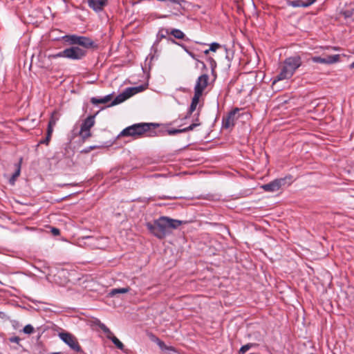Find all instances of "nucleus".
Returning <instances> with one entry per match:
<instances>
[{
  "instance_id": "36",
  "label": "nucleus",
  "mask_w": 354,
  "mask_h": 354,
  "mask_svg": "<svg viewBox=\"0 0 354 354\" xmlns=\"http://www.w3.org/2000/svg\"><path fill=\"white\" fill-rule=\"evenodd\" d=\"M209 51H211V50H209V49L205 50L204 51L205 55H208V54H209Z\"/></svg>"
},
{
  "instance_id": "14",
  "label": "nucleus",
  "mask_w": 354,
  "mask_h": 354,
  "mask_svg": "<svg viewBox=\"0 0 354 354\" xmlns=\"http://www.w3.org/2000/svg\"><path fill=\"white\" fill-rule=\"evenodd\" d=\"M317 0H294L288 1V5L292 7H308Z\"/></svg>"
},
{
  "instance_id": "18",
  "label": "nucleus",
  "mask_w": 354,
  "mask_h": 354,
  "mask_svg": "<svg viewBox=\"0 0 354 354\" xmlns=\"http://www.w3.org/2000/svg\"><path fill=\"white\" fill-rule=\"evenodd\" d=\"M112 99V95H107L104 97L102 98H96V97H92L91 99V102L93 104H106L111 101Z\"/></svg>"
},
{
  "instance_id": "33",
  "label": "nucleus",
  "mask_w": 354,
  "mask_h": 354,
  "mask_svg": "<svg viewBox=\"0 0 354 354\" xmlns=\"http://www.w3.org/2000/svg\"><path fill=\"white\" fill-rule=\"evenodd\" d=\"M149 337H150L151 341L156 342V344H158V341L160 340L158 337H157L156 335H154L151 333L150 334Z\"/></svg>"
},
{
  "instance_id": "9",
  "label": "nucleus",
  "mask_w": 354,
  "mask_h": 354,
  "mask_svg": "<svg viewBox=\"0 0 354 354\" xmlns=\"http://www.w3.org/2000/svg\"><path fill=\"white\" fill-rule=\"evenodd\" d=\"M209 84V76L207 74L200 75L196 80L194 86V94L202 96L204 91Z\"/></svg>"
},
{
  "instance_id": "35",
  "label": "nucleus",
  "mask_w": 354,
  "mask_h": 354,
  "mask_svg": "<svg viewBox=\"0 0 354 354\" xmlns=\"http://www.w3.org/2000/svg\"><path fill=\"white\" fill-rule=\"evenodd\" d=\"M189 55H190L193 59H196V56H195V55H194L193 53H192V52H189Z\"/></svg>"
},
{
  "instance_id": "17",
  "label": "nucleus",
  "mask_w": 354,
  "mask_h": 354,
  "mask_svg": "<svg viewBox=\"0 0 354 354\" xmlns=\"http://www.w3.org/2000/svg\"><path fill=\"white\" fill-rule=\"evenodd\" d=\"M199 125H200V123H192V124H190L189 127H187L186 128L181 129H170V130H168L167 132H168L169 135L173 136V135H176L177 133L192 131L195 127H196Z\"/></svg>"
},
{
  "instance_id": "4",
  "label": "nucleus",
  "mask_w": 354,
  "mask_h": 354,
  "mask_svg": "<svg viewBox=\"0 0 354 354\" xmlns=\"http://www.w3.org/2000/svg\"><path fill=\"white\" fill-rule=\"evenodd\" d=\"M151 126H154V124L152 123L134 124L124 129L120 133L119 136H131L134 138H138L148 132Z\"/></svg>"
},
{
  "instance_id": "28",
  "label": "nucleus",
  "mask_w": 354,
  "mask_h": 354,
  "mask_svg": "<svg viewBox=\"0 0 354 354\" xmlns=\"http://www.w3.org/2000/svg\"><path fill=\"white\" fill-rule=\"evenodd\" d=\"M221 47V44L218 43H212L209 46V50L212 52H216L217 49L220 48Z\"/></svg>"
},
{
  "instance_id": "30",
  "label": "nucleus",
  "mask_w": 354,
  "mask_h": 354,
  "mask_svg": "<svg viewBox=\"0 0 354 354\" xmlns=\"http://www.w3.org/2000/svg\"><path fill=\"white\" fill-rule=\"evenodd\" d=\"M51 136H52V134H50V136H48V131H47V133H46V138H44V140H42L39 142L40 144H45V145H48L50 139H51Z\"/></svg>"
},
{
  "instance_id": "20",
  "label": "nucleus",
  "mask_w": 354,
  "mask_h": 354,
  "mask_svg": "<svg viewBox=\"0 0 354 354\" xmlns=\"http://www.w3.org/2000/svg\"><path fill=\"white\" fill-rule=\"evenodd\" d=\"M130 290L129 287L126 288H113L111 290V291L109 292L108 296L109 297H113L117 294H124L129 292Z\"/></svg>"
},
{
  "instance_id": "37",
  "label": "nucleus",
  "mask_w": 354,
  "mask_h": 354,
  "mask_svg": "<svg viewBox=\"0 0 354 354\" xmlns=\"http://www.w3.org/2000/svg\"><path fill=\"white\" fill-rule=\"evenodd\" d=\"M350 68H354V62L350 65Z\"/></svg>"
},
{
  "instance_id": "25",
  "label": "nucleus",
  "mask_w": 354,
  "mask_h": 354,
  "mask_svg": "<svg viewBox=\"0 0 354 354\" xmlns=\"http://www.w3.org/2000/svg\"><path fill=\"white\" fill-rule=\"evenodd\" d=\"M160 348L162 351L165 350H169V351H174V348L172 346H167L165 342L162 340L158 341V343L157 344Z\"/></svg>"
},
{
  "instance_id": "15",
  "label": "nucleus",
  "mask_w": 354,
  "mask_h": 354,
  "mask_svg": "<svg viewBox=\"0 0 354 354\" xmlns=\"http://www.w3.org/2000/svg\"><path fill=\"white\" fill-rule=\"evenodd\" d=\"M59 120L58 113L57 111H54L50 115L47 130L48 131V136L50 134H53V127L55 126L57 122Z\"/></svg>"
},
{
  "instance_id": "19",
  "label": "nucleus",
  "mask_w": 354,
  "mask_h": 354,
  "mask_svg": "<svg viewBox=\"0 0 354 354\" xmlns=\"http://www.w3.org/2000/svg\"><path fill=\"white\" fill-rule=\"evenodd\" d=\"M165 32L167 34H170L175 38L178 39H183L185 37V35L180 30L178 29L174 28L171 30H169V29H166Z\"/></svg>"
},
{
  "instance_id": "5",
  "label": "nucleus",
  "mask_w": 354,
  "mask_h": 354,
  "mask_svg": "<svg viewBox=\"0 0 354 354\" xmlns=\"http://www.w3.org/2000/svg\"><path fill=\"white\" fill-rule=\"evenodd\" d=\"M65 41L71 45H78L83 49L96 48L97 45L88 37L69 35L64 37Z\"/></svg>"
},
{
  "instance_id": "10",
  "label": "nucleus",
  "mask_w": 354,
  "mask_h": 354,
  "mask_svg": "<svg viewBox=\"0 0 354 354\" xmlns=\"http://www.w3.org/2000/svg\"><path fill=\"white\" fill-rule=\"evenodd\" d=\"M240 109L235 108L231 111L226 116L223 118V127L225 129L230 128L235 124L236 120L239 118L237 113L239 112Z\"/></svg>"
},
{
  "instance_id": "7",
  "label": "nucleus",
  "mask_w": 354,
  "mask_h": 354,
  "mask_svg": "<svg viewBox=\"0 0 354 354\" xmlns=\"http://www.w3.org/2000/svg\"><path fill=\"white\" fill-rule=\"evenodd\" d=\"M95 115H89L82 122L80 131V136L85 140L91 136V129L95 124Z\"/></svg>"
},
{
  "instance_id": "11",
  "label": "nucleus",
  "mask_w": 354,
  "mask_h": 354,
  "mask_svg": "<svg viewBox=\"0 0 354 354\" xmlns=\"http://www.w3.org/2000/svg\"><path fill=\"white\" fill-rule=\"evenodd\" d=\"M339 55H326L324 57L320 56H315L311 58V60L314 63H319L324 64H331L336 63L339 61Z\"/></svg>"
},
{
  "instance_id": "29",
  "label": "nucleus",
  "mask_w": 354,
  "mask_h": 354,
  "mask_svg": "<svg viewBox=\"0 0 354 354\" xmlns=\"http://www.w3.org/2000/svg\"><path fill=\"white\" fill-rule=\"evenodd\" d=\"M208 61L209 62L212 71L214 73L215 68L216 67V62L212 57H209Z\"/></svg>"
},
{
  "instance_id": "13",
  "label": "nucleus",
  "mask_w": 354,
  "mask_h": 354,
  "mask_svg": "<svg viewBox=\"0 0 354 354\" xmlns=\"http://www.w3.org/2000/svg\"><path fill=\"white\" fill-rule=\"evenodd\" d=\"M88 6L95 12L102 11L107 5L108 0H87Z\"/></svg>"
},
{
  "instance_id": "21",
  "label": "nucleus",
  "mask_w": 354,
  "mask_h": 354,
  "mask_svg": "<svg viewBox=\"0 0 354 354\" xmlns=\"http://www.w3.org/2000/svg\"><path fill=\"white\" fill-rule=\"evenodd\" d=\"M201 96L194 94L192 100V103L189 109L188 114L191 115L196 109V106L199 102Z\"/></svg>"
},
{
  "instance_id": "24",
  "label": "nucleus",
  "mask_w": 354,
  "mask_h": 354,
  "mask_svg": "<svg viewBox=\"0 0 354 354\" xmlns=\"http://www.w3.org/2000/svg\"><path fill=\"white\" fill-rule=\"evenodd\" d=\"M256 344L249 343L245 345L241 346L239 350V354H245L248 351H249L252 347L256 346Z\"/></svg>"
},
{
  "instance_id": "27",
  "label": "nucleus",
  "mask_w": 354,
  "mask_h": 354,
  "mask_svg": "<svg viewBox=\"0 0 354 354\" xmlns=\"http://www.w3.org/2000/svg\"><path fill=\"white\" fill-rule=\"evenodd\" d=\"M101 329L106 334V337L109 338L113 333L105 325L102 324L100 326Z\"/></svg>"
},
{
  "instance_id": "22",
  "label": "nucleus",
  "mask_w": 354,
  "mask_h": 354,
  "mask_svg": "<svg viewBox=\"0 0 354 354\" xmlns=\"http://www.w3.org/2000/svg\"><path fill=\"white\" fill-rule=\"evenodd\" d=\"M16 167H17L16 171H15V173L12 174V177L10 179V183L11 185H14L15 184L16 179L20 175V172H21L20 162L18 163L17 165H16Z\"/></svg>"
},
{
  "instance_id": "26",
  "label": "nucleus",
  "mask_w": 354,
  "mask_h": 354,
  "mask_svg": "<svg viewBox=\"0 0 354 354\" xmlns=\"http://www.w3.org/2000/svg\"><path fill=\"white\" fill-rule=\"evenodd\" d=\"M23 332L26 334H32L34 332V328L32 325L28 324L24 326Z\"/></svg>"
},
{
  "instance_id": "16",
  "label": "nucleus",
  "mask_w": 354,
  "mask_h": 354,
  "mask_svg": "<svg viewBox=\"0 0 354 354\" xmlns=\"http://www.w3.org/2000/svg\"><path fill=\"white\" fill-rule=\"evenodd\" d=\"M339 15L343 17L347 23L354 22V8L341 11Z\"/></svg>"
},
{
  "instance_id": "2",
  "label": "nucleus",
  "mask_w": 354,
  "mask_h": 354,
  "mask_svg": "<svg viewBox=\"0 0 354 354\" xmlns=\"http://www.w3.org/2000/svg\"><path fill=\"white\" fill-rule=\"evenodd\" d=\"M301 64V59L299 55L286 58L282 62L280 66V72L273 80L272 84H274L277 82L291 78Z\"/></svg>"
},
{
  "instance_id": "31",
  "label": "nucleus",
  "mask_w": 354,
  "mask_h": 354,
  "mask_svg": "<svg viewBox=\"0 0 354 354\" xmlns=\"http://www.w3.org/2000/svg\"><path fill=\"white\" fill-rule=\"evenodd\" d=\"M10 342H12V343H16V344H19V342L21 340V339L17 337V336H15V337H12L9 339Z\"/></svg>"
},
{
  "instance_id": "1",
  "label": "nucleus",
  "mask_w": 354,
  "mask_h": 354,
  "mask_svg": "<svg viewBox=\"0 0 354 354\" xmlns=\"http://www.w3.org/2000/svg\"><path fill=\"white\" fill-rule=\"evenodd\" d=\"M186 221L174 219L168 216H160L153 223H147V227L157 238L162 239L170 234L173 230L178 228L181 225L186 224Z\"/></svg>"
},
{
  "instance_id": "32",
  "label": "nucleus",
  "mask_w": 354,
  "mask_h": 354,
  "mask_svg": "<svg viewBox=\"0 0 354 354\" xmlns=\"http://www.w3.org/2000/svg\"><path fill=\"white\" fill-rule=\"evenodd\" d=\"M51 232L54 236H58L60 234V230L58 228L53 227Z\"/></svg>"
},
{
  "instance_id": "6",
  "label": "nucleus",
  "mask_w": 354,
  "mask_h": 354,
  "mask_svg": "<svg viewBox=\"0 0 354 354\" xmlns=\"http://www.w3.org/2000/svg\"><path fill=\"white\" fill-rule=\"evenodd\" d=\"M145 89L144 86L127 88L122 93L119 94L111 103L109 106H112L124 102L126 100L132 97Z\"/></svg>"
},
{
  "instance_id": "3",
  "label": "nucleus",
  "mask_w": 354,
  "mask_h": 354,
  "mask_svg": "<svg viewBox=\"0 0 354 354\" xmlns=\"http://www.w3.org/2000/svg\"><path fill=\"white\" fill-rule=\"evenodd\" d=\"M87 53V50L83 49L79 46H72L64 49V50L54 55H46L39 54V59H48L50 61L52 59H56L58 57H66L71 59L79 60L83 59Z\"/></svg>"
},
{
  "instance_id": "12",
  "label": "nucleus",
  "mask_w": 354,
  "mask_h": 354,
  "mask_svg": "<svg viewBox=\"0 0 354 354\" xmlns=\"http://www.w3.org/2000/svg\"><path fill=\"white\" fill-rule=\"evenodd\" d=\"M283 183L284 179H275L268 184L263 185L261 188L266 192H274L278 191Z\"/></svg>"
},
{
  "instance_id": "34",
  "label": "nucleus",
  "mask_w": 354,
  "mask_h": 354,
  "mask_svg": "<svg viewBox=\"0 0 354 354\" xmlns=\"http://www.w3.org/2000/svg\"><path fill=\"white\" fill-rule=\"evenodd\" d=\"M40 66L42 68H48V65H46V64L44 62H42L40 64Z\"/></svg>"
},
{
  "instance_id": "8",
  "label": "nucleus",
  "mask_w": 354,
  "mask_h": 354,
  "mask_svg": "<svg viewBox=\"0 0 354 354\" xmlns=\"http://www.w3.org/2000/svg\"><path fill=\"white\" fill-rule=\"evenodd\" d=\"M60 339L66 343L71 348L79 352L82 351L77 338L69 333H59Z\"/></svg>"
},
{
  "instance_id": "23",
  "label": "nucleus",
  "mask_w": 354,
  "mask_h": 354,
  "mask_svg": "<svg viewBox=\"0 0 354 354\" xmlns=\"http://www.w3.org/2000/svg\"><path fill=\"white\" fill-rule=\"evenodd\" d=\"M108 339H111L118 348L123 350L124 344L113 335V333Z\"/></svg>"
}]
</instances>
